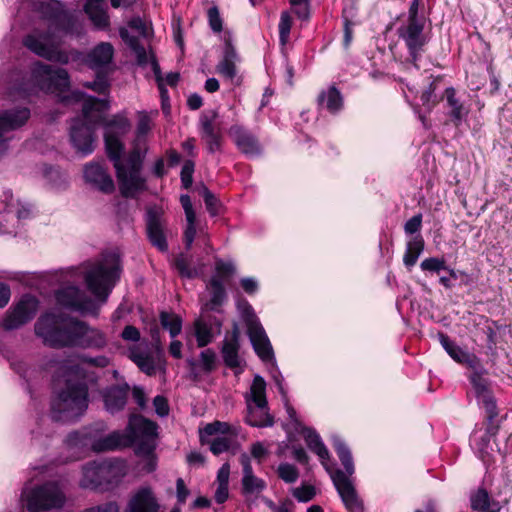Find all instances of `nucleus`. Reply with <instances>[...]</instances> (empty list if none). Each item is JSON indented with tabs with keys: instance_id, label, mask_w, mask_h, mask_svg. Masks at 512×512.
I'll use <instances>...</instances> for the list:
<instances>
[{
	"instance_id": "obj_2",
	"label": "nucleus",
	"mask_w": 512,
	"mask_h": 512,
	"mask_svg": "<svg viewBox=\"0 0 512 512\" xmlns=\"http://www.w3.org/2000/svg\"><path fill=\"white\" fill-rule=\"evenodd\" d=\"M48 33L37 35H26L23 38V45L36 54L51 62L62 65L68 64L70 61H81L89 68L99 71L109 65L113 59L114 48L108 42H101L96 45L89 53L83 55L77 50L67 52L59 49L56 45H50Z\"/></svg>"
},
{
	"instance_id": "obj_51",
	"label": "nucleus",
	"mask_w": 512,
	"mask_h": 512,
	"mask_svg": "<svg viewBox=\"0 0 512 512\" xmlns=\"http://www.w3.org/2000/svg\"><path fill=\"white\" fill-rule=\"evenodd\" d=\"M174 266L177 269L179 275L183 278L194 279L199 274L195 267L189 266V263L183 254L176 257Z\"/></svg>"
},
{
	"instance_id": "obj_45",
	"label": "nucleus",
	"mask_w": 512,
	"mask_h": 512,
	"mask_svg": "<svg viewBox=\"0 0 512 512\" xmlns=\"http://www.w3.org/2000/svg\"><path fill=\"white\" fill-rule=\"evenodd\" d=\"M438 337L442 347L453 360L459 362L461 358L464 357L467 351L463 350L454 341H452L447 334L439 332Z\"/></svg>"
},
{
	"instance_id": "obj_14",
	"label": "nucleus",
	"mask_w": 512,
	"mask_h": 512,
	"mask_svg": "<svg viewBox=\"0 0 512 512\" xmlns=\"http://www.w3.org/2000/svg\"><path fill=\"white\" fill-rule=\"evenodd\" d=\"M57 303L71 311L98 316L99 305L77 286H67L55 294Z\"/></svg>"
},
{
	"instance_id": "obj_27",
	"label": "nucleus",
	"mask_w": 512,
	"mask_h": 512,
	"mask_svg": "<svg viewBox=\"0 0 512 512\" xmlns=\"http://www.w3.org/2000/svg\"><path fill=\"white\" fill-rule=\"evenodd\" d=\"M470 507L478 512H500V502L492 499L489 492L484 487L470 493Z\"/></svg>"
},
{
	"instance_id": "obj_28",
	"label": "nucleus",
	"mask_w": 512,
	"mask_h": 512,
	"mask_svg": "<svg viewBox=\"0 0 512 512\" xmlns=\"http://www.w3.org/2000/svg\"><path fill=\"white\" fill-rule=\"evenodd\" d=\"M447 105L450 108L448 115L455 127H459L468 115V110L456 98V90L453 87L445 89Z\"/></svg>"
},
{
	"instance_id": "obj_32",
	"label": "nucleus",
	"mask_w": 512,
	"mask_h": 512,
	"mask_svg": "<svg viewBox=\"0 0 512 512\" xmlns=\"http://www.w3.org/2000/svg\"><path fill=\"white\" fill-rule=\"evenodd\" d=\"M83 9L96 28L104 30L109 27L110 20L103 2H85Z\"/></svg>"
},
{
	"instance_id": "obj_47",
	"label": "nucleus",
	"mask_w": 512,
	"mask_h": 512,
	"mask_svg": "<svg viewBox=\"0 0 512 512\" xmlns=\"http://www.w3.org/2000/svg\"><path fill=\"white\" fill-rule=\"evenodd\" d=\"M84 87L91 89L98 94H107L110 87L107 73L103 70L96 71L95 80L85 82Z\"/></svg>"
},
{
	"instance_id": "obj_43",
	"label": "nucleus",
	"mask_w": 512,
	"mask_h": 512,
	"mask_svg": "<svg viewBox=\"0 0 512 512\" xmlns=\"http://www.w3.org/2000/svg\"><path fill=\"white\" fill-rule=\"evenodd\" d=\"M199 194L202 196L206 209L210 216L215 217L221 214L222 203L205 185H202Z\"/></svg>"
},
{
	"instance_id": "obj_18",
	"label": "nucleus",
	"mask_w": 512,
	"mask_h": 512,
	"mask_svg": "<svg viewBox=\"0 0 512 512\" xmlns=\"http://www.w3.org/2000/svg\"><path fill=\"white\" fill-rule=\"evenodd\" d=\"M116 177L119 190L125 198H135L140 192L147 190L146 178L141 175L142 169L130 170L124 164L116 165Z\"/></svg>"
},
{
	"instance_id": "obj_35",
	"label": "nucleus",
	"mask_w": 512,
	"mask_h": 512,
	"mask_svg": "<svg viewBox=\"0 0 512 512\" xmlns=\"http://www.w3.org/2000/svg\"><path fill=\"white\" fill-rule=\"evenodd\" d=\"M94 439V430L91 428H82L70 432L65 439V443L69 448L83 449L90 447L92 449V442Z\"/></svg>"
},
{
	"instance_id": "obj_3",
	"label": "nucleus",
	"mask_w": 512,
	"mask_h": 512,
	"mask_svg": "<svg viewBox=\"0 0 512 512\" xmlns=\"http://www.w3.org/2000/svg\"><path fill=\"white\" fill-rule=\"evenodd\" d=\"M109 108L107 100L88 95L83 102L82 117L73 119L70 127V141L77 153L91 154L95 149L97 125L103 120L102 113Z\"/></svg>"
},
{
	"instance_id": "obj_7",
	"label": "nucleus",
	"mask_w": 512,
	"mask_h": 512,
	"mask_svg": "<svg viewBox=\"0 0 512 512\" xmlns=\"http://www.w3.org/2000/svg\"><path fill=\"white\" fill-rule=\"evenodd\" d=\"M158 424L140 414H132L124 431L126 445L136 444L135 453L138 456L149 457L156 449Z\"/></svg>"
},
{
	"instance_id": "obj_39",
	"label": "nucleus",
	"mask_w": 512,
	"mask_h": 512,
	"mask_svg": "<svg viewBox=\"0 0 512 512\" xmlns=\"http://www.w3.org/2000/svg\"><path fill=\"white\" fill-rule=\"evenodd\" d=\"M159 321L161 327L169 332L171 338L177 337L182 331V318L174 312L161 311Z\"/></svg>"
},
{
	"instance_id": "obj_37",
	"label": "nucleus",
	"mask_w": 512,
	"mask_h": 512,
	"mask_svg": "<svg viewBox=\"0 0 512 512\" xmlns=\"http://www.w3.org/2000/svg\"><path fill=\"white\" fill-rule=\"evenodd\" d=\"M104 144L107 157L113 162L114 168L116 165L123 164L121 158L125 151V145L122 139L104 135Z\"/></svg>"
},
{
	"instance_id": "obj_6",
	"label": "nucleus",
	"mask_w": 512,
	"mask_h": 512,
	"mask_svg": "<svg viewBox=\"0 0 512 512\" xmlns=\"http://www.w3.org/2000/svg\"><path fill=\"white\" fill-rule=\"evenodd\" d=\"M333 448L345 470L338 469L332 474L333 484L349 512H363V502L348 477L355 470L351 451L346 443L338 437L333 439Z\"/></svg>"
},
{
	"instance_id": "obj_58",
	"label": "nucleus",
	"mask_w": 512,
	"mask_h": 512,
	"mask_svg": "<svg viewBox=\"0 0 512 512\" xmlns=\"http://www.w3.org/2000/svg\"><path fill=\"white\" fill-rule=\"evenodd\" d=\"M292 494L299 502L306 503L315 497L316 490L312 485H302L301 487L294 488Z\"/></svg>"
},
{
	"instance_id": "obj_9",
	"label": "nucleus",
	"mask_w": 512,
	"mask_h": 512,
	"mask_svg": "<svg viewBox=\"0 0 512 512\" xmlns=\"http://www.w3.org/2000/svg\"><path fill=\"white\" fill-rule=\"evenodd\" d=\"M33 77H47V88L53 93H57L59 102L68 105L78 103L87 98L85 92L80 90L70 91V76L64 68H53L49 64L37 61L32 71Z\"/></svg>"
},
{
	"instance_id": "obj_57",
	"label": "nucleus",
	"mask_w": 512,
	"mask_h": 512,
	"mask_svg": "<svg viewBox=\"0 0 512 512\" xmlns=\"http://www.w3.org/2000/svg\"><path fill=\"white\" fill-rule=\"evenodd\" d=\"M230 431V426L226 422L214 421L212 423H208L205 425L203 429L200 430L199 433L206 435H218V434H228Z\"/></svg>"
},
{
	"instance_id": "obj_21",
	"label": "nucleus",
	"mask_w": 512,
	"mask_h": 512,
	"mask_svg": "<svg viewBox=\"0 0 512 512\" xmlns=\"http://www.w3.org/2000/svg\"><path fill=\"white\" fill-rule=\"evenodd\" d=\"M217 117L216 110L203 112L200 116L202 139L206 142L207 150L211 154L221 150L222 135L214 125Z\"/></svg>"
},
{
	"instance_id": "obj_17",
	"label": "nucleus",
	"mask_w": 512,
	"mask_h": 512,
	"mask_svg": "<svg viewBox=\"0 0 512 512\" xmlns=\"http://www.w3.org/2000/svg\"><path fill=\"white\" fill-rule=\"evenodd\" d=\"M31 117L28 107L16 106L6 110H0V154L7 149L5 133L24 126Z\"/></svg>"
},
{
	"instance_id": "obj_49",
	"label": "nucleus",
	"mask_w": 512,
	"mask_h": 512,
	"mask_svg": "<svg viewBox=\"0 0 512 512\" xmlns=\"http://www.w3.org/2000/svg\"><path fill=\"white\" fill-rule=\"evenodd\" d=\"M242 491L244 494L259 493L266 488V483L263 479L255 475L242 477Z\"/></svg>"
},
{
	"instance_id": "obj_54",
	"label": "nucleus",
	"mask_w": 512,
	"mask_h": 512,
	"mask_svg": "<svg viewBox=\"0 0 512 512\" xmlns=\"http://www.w3.org/2000/svg\"><path fill=\"white\" fill-rule=\"evenodd\" d=\"M292 26V17L288 11L281 13L279 22V38L281 44L285 45L289 39L290 31Z\"/></svg>"
},
{
	"instance_id": "obj_24",
	"label": "nucleus",
	"mask_w": 512,
	"mask_h": 512,
	"mask_svg": "<svg viewBox=\"0 0 512 512\" xmlns=\"http://www.w3.org/2000/svg\"><path fill=\"white\" fill-rule=\"evenodd\" d=\"M160 505L150 487H141L131 497L125 512H159Z\"/></svg>"
},
{
	"instance_id": "obj_34",
	"label": "nucleus",
	"mask_w": 512,
	"mask_h": 512,
	"mask_svg": "<svg viewBox=\"0 0 512 512\" xmlns=\"http://www.w3.org/2000/svg\"><path fill=\"white\" fill-rule=\"evenodd\" d=\"M119 35L123 42L135 53L137 64L142 67L147 65L148 55L145 47L140 43L139 38L131 35L124 27L119 29Z\"/></svg>"
},
{
	"instance_id": "obj_26",
	"label": "nucleus",
	"mask_w": 512,
	"mask_h": 512,
	"mask_svg": "<svg viewBox=\"0 0 512 512\" xmlns=\"http://www.w3.org/2000/svg\"><path fill=\"white\" fill-rule=\"evenodd\" d=\"M130 447L126 445L125 433L120 431H113L112 433L100 437L98 430H94V439L92 442V451L96 453L115 451L121 448Z\"/></svg>"
},
{
	"instance_id": "obj_33",
	"label": "nucleus",
	"mask_w": 512,
	"mask_h": 512,
	"mask_svg": "<svg viewBox=\"0 0 512 512\" xmlns=\"http://www.w3.org/2000/svg\"><path fill=\"white\" fill-rule=\"evenodd\" d=\"M104 126V135H111L115 138H123L130 130L131 124L129 120L121 115H115L110 120H105L103 117L102 122Z\"/></svg>"
},
{
	"instance_id": "obj_48",
	"label": "nucleus",
	"mask_w": 512,
	"mask_h": 512,
	"mask_svg": "<svg viewBox=\"0 0 512 512\" xmlns=\"http://www.w3.org/2000/svg\"><path fill=\"white\" fill-rule=\"evenodd\" d=\"M131 359L142 372L149 376L155 374V363L150 355L141 352L133 353Z\"/></svg>"
},
{
	"instance_id": "obj_4",
	"label": "nucleus",
	"mask_w": 512,
	"mask_h": 512,
	"mask_svg": "<svg viewBox=\"0 0 512 512\" xmlns=\"http://www.w3.org/2000/svg\"><path fill=\"white\" fill-rule=\"evenodd\" d=\"M88 405V385L84 381L67 380L65 387L51 399L50 417L55 422L75 423Z\"/></svg>"
},
{
	"instance_id": "obj_36",
	"label": "nucleus",
	"mask_w": 512,
	"mask_h": 512,
	"mask_svg": "<svg viewBox=\"0 0 512 512\" xmlns=\"http://www.w3.org/2000/svg\"><path fill=\"white\" fill-rule=\"evenodd\" d=\"M303 436L308 448L318 455L322 462L329 458V452L320 435L312 428L304 427Z\"/></svg>"
},
{
	"instance_id": "obj_19",
	"label": "nucleus",
	"mask_w": 512,
	"mask_h": 512,
	"mask_svg": "<svg viewBox=\"0 0 512 512\" xmlns=\"http://www.w3.org/2000/svg\"><path fill=\"white\" fill-rule=\"evenodd\" d=\"M130 386L127 383L113 384L100 391L105 410L114 415L122 411L128 401Z\"/></svg>"
},
{
	"instance_id": "obj_16",
	"label": "nucleus",
	"mask_w": 512,
	"mask_h": 512,
	"mask_svg": "<svg viewBox=\"0 0 512 512\" xmlns=\"http://www.w3.org/2000/svg\"><path fill=\"white\" fill-rule=\"evenodd\" d=\"M37 309L38 300L30 294L23 295L19 302L7 311L2 322L3 329L6 331L19 329L34 318Z\"/></svg>"
},
{
	"instance_id": "obj_56",
	"label": "nucleus",
	"mask_w": 512,
	"mask_h": 512,
	"mask_svg": "<svg viewBox=\"0 0 512 512\" xmlns=\"http://www.w3.org/2000/svg\"><path fill=\"white\" fill-rule=\"evenodd\" d=\"M420 267L423 271L435 272L439 273L441 270H446L448 267L446 266V261L444 258L430 257L424 259Z\"/></svg>"
},
{
	"instance_id": "obj_20",
	"label": "nucleus",
	"mask_w": 512,
	"mask_h": 512,
	"mask_svg": "<svg viewBox=\"0 0 512 512\" xmlns=\"http://www.w3.org/2000/svg\"><path fill=\"white\" fill-rule=\"evenodd\" d=\"M84 179L94 189L104 193L112 194L115 184L107 169L99 163H89L84 167Z\"/></svg>"
},
{
	"instance_id": "obj_10",
	"label": "nucleus",
	"mask_w": 512,
	"mask_h": 512,
	"mask_svg": "<svg viewBox=\"0 0 512 512\" xmlns=\"http://www.w3.org/2000/svg\"><path fill=\"white\" fill-rule=\"evenodd\" d=\"M39 10L45 20L48 21V31L41 33H32L31 35H41L48 33V40L50 45L51 36L53 33H63L65 35H73L78 33V21L75 14L66 10L64 5L56 0H43L39 4Z\"/></svg>"
},
{
	"instance_id": "obj_25",
	"label": "nucleus",
	"mask_w": 512,
	"mask_h": 512,
	"mask_svg": "<svg viewBox=\"0 0 512 512\" xmlns=\"http://www.w3.org/2000/svg\"><path fill=\"white\" fill-rule=\"evenodd\" d=\"M247 334L255 353L263 362L275 360L272 345L263 327L256 326Z\"/></svg>"
},
{
	"instance_id": "obj_31",
	"label": "nucleus",
	"mask_w": 512,
	"mask_h": 512,
	"mask_svg": "<svg viewBox=\"0 0 512 512\" xmlns=\"http://www.w3.org/2000/svg\"><path fill=\"white\" fill-rule=\"evenodd\" d=\"M245 422L252 427H271L274 424V417L268 412V407L262 410L248 402Z\"/></svg>"
},
{
	"instance_id": "obj_8",
	"label": "nucleus",
	"mask_w": 512,
	"mask_h": 512,
	"mask_svg": "<svg viewBox=\"0 0 512 512\" xmlns=\"http://www.w3.org/2000/svg\"><path fill=\"white\" fill-rule=\"evenodd\" d=\"M126 475L125 463L115 459L101 463H89L84 467L83 486L108 491L117 486Z\"/></svg>"
},
{
	"instance_id": "obj_44",
	"label": "nucleus",
	"mask_w": 512,
	"mask_h": 512,
	"mask_svg": "<svg viewBox=\"0 0 512 512\" xmlns=\"http://www.w3.org/2000/svg\"><path fill=\"white\" fill-rule=\"evenodd\" d=\"M195 335L198 347L207 346L213 340V331L207 321L197 320L195 322Z\"/></svg>"
},
{
	"instance_id": "obj_60",
	"label": "nucleus",
	"mask_w": 512,
	"mask_h": 512,
	"mask_svg": "<svg viewBox=\"0 0 512 512\" xmlns=\"http://www.w3.org/2000/svg\"><path fill=\"white\" fill-rule=\"evenodd\" d=\"M208 22L211 30L215 33H220L223 30V21L217 6H212L208 9Z\"/></svg>"
},
{
	"instance_id": "obj_46",
	"label": "nucleus",
	"mask_w": 512,
	"mask_h": 512,
	"mask_svg": "<svg viewBox=\"0 0 512 512\" xmlns=\"http://www.w3.org/2000/svg\"><path fill=\"white\" fill-rule=\"evenodd\" d=\"M241 303L245 304V308L241 310V313L243 320L247 326V333L253 331V328H256V326L263 327L249 302L246 299L238 300V308H241Z\"/></svg>"
},
{
	"instance_id": "obj_50",
	"label": "nucleus",
	"mask_w": 512,
	"mask_h": 512,
	"mask_svg": "<svg viewBox=\"0 0 512 512\" xmlns=\"http://www.w3.org/2000/svg\"><path fill=\"white\" fill-rule=\"evenodd\" d=\"M278 477L285 483H295L299 478V471L296 466L290 463H281L277 468Z\"/></svg>"
},
{
	"instance_id": "obj_59",
	"label": "nucleus",
	"mask_w": 512,
	"mask_h": 512,
	"mask_svg": "<svg viewBox=\"0 0 512 512\" xmlns=\"http://www.w3.org/2000/svg\"><path fill=\"white\" fill-rule=\"evenodd\" d=\"M215 271L216 274L214 276H219V278L222 279V282H224L235 273L236 268L232 262L217 260L215 263Z\"/></svg>"
},
{
	"instance_id": "obj_55",
	"label": "nucleus",
	"mask_w": 512,
	"mask_h": 512,
	"mask_svg": "<svg viewBox=\"0 0 512 512\" xmlns=\"http://www.w3.org/2000/svg\"><path fill=\"white\" fill-rule=\"evenodd\" d=\"M194 170H195L194 161L190 160V159L185 160L183 163L182 169H181V173H180L181 183H182V187L184 189L191 188V186L193 184Z\"/></svg>"
},
{
	"instance_id": "obj_63",
	"label": "nucleus",
	"mask_w": 512,
	"mask_h": 512,
	"mask_svg": "<svg viewBox=\"0 0 512 512\" xmlns=\"http://www.w3.org/2000/svg\"><path fill=\"white\" fill-rule=\"evenodd\" d=\"M217 71L228 79H233L236 76V65L232 61L222 59L217 65Z\"/></svg>"
},
{
	"instance_id": "obj_53",
	"label": "nucleus",
	"mask_w": 512,
	"mask_h": 512,
	"mask_svg": "<svg viewBox=\"0 0 512 512\" xmlns=\"http://www.w3.org/2000/svg\"><path fill=\"white\" fill-rule=\"evenodd\" d=\"M216 353L211 348L205 349L200 353V367L206 374L211 373L216 368Z\"/></svg>"
},
{
	"instance_id": "obj_23",
	"label": "nucleus",
	"mask_w": 512,
	"mask_h": 512,
	"mask_svg": "<svg viewBox=\"0 0 512 512\" xmlns=\"http://www.w3.org/2000/svg\"><path fill=\"white\" fill-rule=\"evenodd\" d=\"M229 135L241 153L247 156L260 155L261 146L258 139L246 128L240 125H233L229 129Z\"/></svg>"
},
{
	"instance_id": "obj_5",
	"label": "nucleus",
	"mask_w": 512,
	"mask_h": 512,
	"mask_svg": "<svg viewBox=\"0 0 512 512\" xmlns=\"http://www.w3.org/2000/svg\"><path fill=\"white\" fill-rule=\"evenodd\" d=\"M120 258L115 252L101 254V259L92 263L84 274L89 291L99 300L106 301L112 288L120 278Z\"/></svg>"
},
{
	"instance_id": "obj_12",
	"label": "nucleus",
	"mask_w": 512,
	"mask_h": 512,
	"mask_svg": "<svg viewBox=\"0 0 512 512\" xmlns=\"http://www.w3.org/2000/svg\"><path fill=\"white\" fill-rule=\"evenodd\" d=\"M485 374L486 373L472 372L469 376V380L478 403L482 404L486 412V418L489 422L486 427V434L493 436L498 431V426L493 425V420L498 416V411L490 387V381L484 376Z\"/></svg>"
},
{
	"instance_id": "obj_62",
	"label": "nucleus",
	"mask_w": 512,
	"mask_h": 512,
	"mask_svg": "<svg viewBox=\"0 0 512 512\" xmlns=\"http://www.w3.org/2000/svg\"><path fill=\"white\" fill-rule=\"evenodd\" d=\"M458 363L466 364L473 370V372L487 373L486 369L481 364L480 359L475 354L466 352L464 357H462Z\"/></svg>"
},
{
	"instance_id": "obj_1",
	"label": "nucleus",
	"mask_w": 512,
	"mask_h": 512,
	"mask_svg": "<svg viewBox=\"0 0 512 512\" xmlns=\"http://www.w3.org/2000/svg\"><path fill=\"white\" fill-rule=\"evenodd\" d=\"M35 334L54 349H102L107 345L105 334L85 321L60 313H45L35 325Z\"/></svg>"
},
{
	"instance_id": "obj_11",
	"label": "nucleus",
	"mask_w": 512,
	"mask_h": 512,
	"mask_svg": "<svg viewBox=\"0 0 512 512\" xmlns=\"http://www.w3.org/2000/svg\"><path fill=\"white\" fill-rule=\"evenodd\" d=\"M22 500L28 512H45L62 508L65 495L55 482H46L25 491Z\"/></svg>"
},
{
	"instance_id": "obj_41",
	"label": "nucleus",
	"mask_w": 512,
	"mask_h": 512,
	"mask_svg": "<svg viewBox=\"0 0 512 512\" xmlns=\"http://www.w3.org/2000/svg\"><path fill=\"white\" fill-rule=\"evenodd\" d=\"M147 147L143 144L133 142V147L130 150L126 161L123 163L127 169L137 170L143 169L144 160L147 154Z\"/></svg>"
},
{
	"instance_id": "obj_15",
	"label": "nucleus",
	"mask_w": 512,
	"mask_h": 512,
	"mask_svg": "<svg viewBox=\"0 0 512 512\" xmlns=\"http://www.w3.org/2000/svg\"><path fill=\"white\" fill-rule=\"evenodd\" d=\"M146 235L152 246L160 252L168 251V242L165 234L166 220L164 211L157 205L146 208L145 216Z\"/></svg>"
},
{
	"instance_id": "obj_30",
	"label": "nucleus",
	"mask_w": 512,
	"mask_h": 512,
	"mask_svg": "<svg viewBox=\"0 0 512 512\" xmlns=\"http://www.w3.org/2000/svg\"><path fill=\"white\" fill-rule=\"evenodd\" d=\"M319 106L325 107L330 113L335 114L343 107V97L341 92L332 85L327 91H321L317 97Z\"/></svg>"
},
{
	"instance_id": "obj_22",
	"label": "nucleus",
	"mask_w": 512,
	"mask_h": 512,
	"mask_svg": "<svg viewBox=\"0 0 512 512\" xmlns=\"http://www.w3.org/2000/svg\"><path fill=\"white\" fill-rule=\"evenodd\" d=\"M240 330L237 323L233 324L230 337L222 341L221 356L224 364L230 369L240 368L243 359L239 356Z\"/></svg>"
},
{
	"instance_id": "obj_64",
	"label": "nucleus",
	"mask_w": 512,
	"mask_h": 512,
	"mask_svg": "<svg viewBox=\"0 0 512 512\" xmlns=\"http://www.w3.org/2000/svg\"><path fill=\"white\" fill-rule=\"evenodd\" d=\"M153 406L158 416L165 417L169 414L170 409L168 400L163 395H157L156 397H154Z\"/></svg>"
},
{
	"instance_id": "obj_42",
	"label": "nucleus",
	"mask_w": 512,
	"mask_h": 512,
	"mask_svg": "<svg viewBox=\"0 0 512 512\" xmlns=\"http://www.w3.org/2000/svg\"><path fill=\"white\" fill-rule=\"evenodd\" d=\"M213 435H206L200 433V442L202 445H209L210 451L214 455H220L223 452L229 450L231 446V440L226 437L216 436L213 439H210Z\"/></svg>"
},
{
	"instance_id": "obj_61",
	"label": "nucleus",
	"mask_w": 512,
	"mask_h": 512,
	"mask_svg": "<svg viewBox=\"0 0 512 512\" xmlns=\"http://www.w3.org/2000/svg\"><path fill=\"white\" fill-rule=\"evenodd\" d=\"M186 221H187V225L184 230L183 241L185 244V249L190 250L192 247V244L194 242L195 236H196V226H195L196 217H192L191 219L186 218Z\"/></svg>"
},
{
	"instance_id": "obj_52",
	"label": "nucleus",
	"mask_w": 512,
	"mask_h": 512,
	"mask_svg": "<svg viewBox=\"0 0 512 512\" xmlns=\"http://www.w3.org/2000/svg\"><path fill=\"white\" fill-rule=\"evenodd\" d=\"M151 119L147 114H141L137 123L136 128V138L134 142L145 145L146 144V135L151 129Z\"/></svg>"
},
{
	"instance_id": "obj_40",
	"label": "nucleus",
	"mask_w": 512,
	"mask_h": 512,
	"mask_svg": "<svg viewBox=\"0 0 512 512\" xmlns=\"http://www.w3.org/2000/svg\"><path fill=\"white\" fill-rule=\"evenodd\" d=\"M424 250V240L421 235L415 236L407 243L406 252L403 257V262L407 268L414 266Z\"/></svg>"
},
{
	"instance_id": "obj_29",
	"label": "nucleus",
	"mask_w": 512,
	"mask_h": 512,
	"mask_svg": "<svg viewBox=\"0 0 512 512\" xmlns=\"http://www.w3.org/2000/svg\"><path fill=\"white\" fill-rule=\"evenodd\" d=\"M246 403L255 405L258 409H266L268 401L266 398V382L260 375H255L251 387L250 394L246 395Z\"/></svg>"
},
{
	"instance_id": "obj_38",
	"label": "nucleus",
	"mask_w": 512,
	"mask_h": 512,
	"mask_svg": "<svg viewBox=\"0 0 512 512\" xmlns=\"http://www.w3.org/2000/svg\"><path fill=\"white\" fill-rule=\"evenodd\" d=\"M208 289L211 293L210 309L215 310L217 307L223 305L227 299V293L222 279H220L219 276H212L209 281Z\"/></svg>"
},
{
	"instance_id": "obj_13",
	"label": "nucleus",
	"mask_w": 512,
	"mask_h": 512,
	"mask_svg": "<svg viewBox=\"0 0 512 512\" xmlns=\"http://www.w3.org/2000/svg\"><path fill=\"white\" fill-rule=\"evenodd\" d=\"M424 24L425 21H407L397 29L398 37L404 41L408 50L407 62L411 63L416 69H419L418 61L421 58L424 46L428 43V38L424 34Z\"/></svg>"
}]
</instances>
